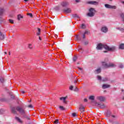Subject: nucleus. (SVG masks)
<instances>
[{
    "label": "nucleus",
    "instance_id": "nucleus-1",
    "mask_svg": "<svg viewBox=\"0 0 124 124\" xmlns=\"http://www.w3.org/2000/svg\"><path fill=\"white\" fill-rule=\"evenodd\" d=\"M103 48H104V49L107 50L108 51H113L116 50V47L115 46H113L110 47H109V46L106 45H102V44H98L96 47L97 50H102Z\"/></svg>",
    "mask_w": 124,
    "mask_h": 124
},
{
    "label": "nucleus",
    "instance_id": "nucleus-2",
    "mask_svg": "<svg viewBox=\"0 0 124 124\" xmlns=\"http://www.w3.org/2000/svg\"><path fill=\"white\" fill-rule=\"evenodd\" d=\"M95 13V11L93 8H91L89 9V12L87 14V16L89 17H93Z\"/></svg>",
    "mask_w": 124,
    "mask_h": 124
},
{
    "label": "nucleus",
    "instance_id": "nucleus-3",
    "mask_svg": "<svg viewBox=\"0 0 124 124\" xmlns=\"http://www.w3.org/2000/svg\"><path fill=\"white\" fill-rule=\"evenodd\" d=\"M103 66L106 68H108L109 67H115L116 65L114 64L113 63H109V64H107V63L105 62H103Z\"/></svg>",
    "mask_w": 124,
    "mask_h": 124
},
{
    "label": "nucleus",
    "instance_id": "nucleus-4",
    "mask_svg": "<svg viewBox=\"0 0 124 124\" xmlns=\"http://www.w3.org/2000/svg\"><path fill=\"white\" fill-rule=\"evenodd\" d=\"M16 109L21 115H25L26 114V110L19 106L16 107Z\"/></svg>",
    "mask_w": 124,
    "mask_h": 124
},
{
    "label": "nucleus",
    "instance_id": "nucleus-5",
    "mask_svg": "<svg viewBox=\"0 0 124 124\" xmlns=\"http://www.w3.org/2000/svg\"><path fill=\"white\" fill-rule=\"evenodd\" d=\"M96 99L101 102H103L106 100V98L103 96H97Z\"/></svg>",
    "mask_w": 124,
    "mask_h": 124
},
{
    "label": "nucleus",
    "instance_id": "nucleus-6",
    "mask_svg": "<svg viewBox=\"0 0 124 124\" xmlns=\"http://www.w3.org/2000/svg\"><path fill=\"white\" fill-rule=\"evenodd\" d=\"M105 7L106 8H109L110 9H116V8H117V7L116 6H112L108 4H105Z\"/></svg>",
    "mask_w": 124,
    "mask_h": 124
},
{
    "label": "nucleus",
    "instance_id": "nucleus-7",
    "mask_svg": "<svg viewBox=\"0 0 124 124\" xmlns=\"http://www.w3.org/2000/svg\"><path fill=\"white\" fill-rule=\"evenodd\" d=\"M96 106H98V107H99V108H101V109H104V108H106V106L104 104H101L99 103H96Z\"/></svg>",
    "mask_w": 124,
    "mask_h": 124
},
{
    "label": "nucleus",
    "instance_id": "nucleus-8",
    "mask_svg": "<svg viewBox=\"0 0 124 124\" xmlns=\"http://www.w3.org/2000/svg\"><path fill=\"white\" fill-rule=\"evenodd\" d=\"M79 111L81 112V114H83V112H85V107L83 105H79Z\"/></svg>",
    "mask_w": 124,
    "mask_h": 124
},
{
    "label": "nucleus",
    "instance_id": "nucleus-9",
    "mask_svg": "<svg viewBox=\"0 0 124 124\" xmlns=\"http://www.w3.org/2000/svg\"><path fill=\"white\" fill-rule=\"evenodd\" d=\"M89 4H93L94 5H98V2L96 1H89L88 2Z\"/></svg>",
    "mask_w": 124,
    "mask_h": 124
},
{
    "label": "nucleus",
    "instance_id": "nucleus-10",
    "mask_svg": "<svg viewBox=\"0 0 124 124\" xmlns=\"http://www.w3.org/2000/svg\"><path fill=\"white\" fill-rule=\"evenodd\" d=\"M101 31L103 32L106 33V32H107V31H108V28H107V27H103L101 29Z\"/></svg>",
    "mask_w": 124,
    "mask_h": 124
},
{
    "label": "nucleus",
    "instance_id": "nucleus-11",
    "mask_svg": "<svg viewBox=\"0 0 124 124\" xmlns=\"http://www.w3.org/2000/svg\"><path fill=\"white\" fill-rule=\"evenodd\" d=\"M5 38V34L0 31V40H3Z\"/></svg>",
    "mask_w": 124,
    "mask_h": 124
},
{
    "label": "nucleus",
    "instance_id": "nucleus-12",
    "mask_svg": "<svg viewBox=\"0 0 124 124\" xmlns=\"http://www.w3.org/2000/svg\"><path fill=\"white\" fill-rule=\"evenodd\" d=\"M110 87H111V86L109 84H103L102 88L103 90H105V89H108V88H110Z\"/></svg>",
    "mask_w": 124,
    "mask_h": 124
},
{
    "label": "nucleus",
    "instance_id": "nucleus-13",
    "mask_svg": "<svg viewBox=\"0 0 124 124\" xmlns=\"http://www.w3.org/2000/svg\"><path fill=\"white\" fill-rule=\"evenodd\" d=\"M61 5H62V6H63V7L67 6V5H69V3L66 1L62 2L61 3Z\"/></svg>",
    "mask_w": 124,
    "mask_h": 124
},
{
    "label": "nucleus",
    "instance_id": "nucleus-14",
    "mask_svg": "<svg viewBox=\"0 0 124 124\" xmlns=\"http://www.w3.org/2000/svg\"><path fill=\"white\" fill-rule=\"evenodd\" d=\"M66 98H67V96L60 97V100H63V102L64 103H66V101H65V99H66Z\"/></svg>",
    "mask_w": 124,
    "mask_h": 124
},
{
    "label": "nucleus",
    "instance_id": "nucleus-15",
    "mask_svg": "<svg viewBox=\"0 0 124 124\" xmlns=\"http://www.w3.org/2000/svg\"><path fill=\"white\" fill-rule=\"evenodd\" d=\"M64 12L65 13H71V9L70 8H67L64 10Z\"/></svg>",
    "mask_w": 124,
    "mask_h": 124
},
{
    "label": "nucleus",
    "instance_id": "nucleus-16",
    "mask_svg": "<svg viewBox=\"0 0 124 124\" xmlns=\"http://www.w3.org/2000/svg\"><path fill=\"white\" fill-rule=\"evenodd\" d=\"M23 18H24V16H22V15L19 14L17 15V19L18 21H20V20H21V19H23Z\"/></svg>",
    "mask_w": 124,
    "mask_h": 124
},
{
    "label": "nucleus",
    "instance_id": "nucleus-17",
    "mask_svg": "<svg viewBox=\"0 0 124 124\" xmlns=\"http://www.w3.org/2000/svg\"><path fill=\"white\" fill-rule=\"evenodd\" d=\"M119 49L121 50L124 49V44H121L119 45Z\"/></svg>",
    "mask_w": 124,
    "mask_h": 124
},
{
    "label": "nucleus",
    "instance_id": "nucleus-18",
    "mask_svg": "<svg viewBox=\"0 0 124 124\" xmlns=\"http://www.w3.org/2000/svg\"><path fill=\"white\" fill-rule=\"evenodd\" d=\"M12 112L13 113V114H17V111H16V109L15 108H12Z\"/></svg>",
    "mask_w": 124,
    "mask_h": 124
},
{
    "label": "nucleus",
    "instance_id": "nucleus-19",
    "mask_svg": "<svg viewBox=\"0 0 124 124\" xmlns=\"http://www.w3.org/2000/svg\"><path fill=\"white\" fill-rule=\"evenodd\" d=\"M94 95H91L89 96V99H90V100H94Z\"/></svg>",
    "mask_w": 124,
    "mask_h": 124
},
{
    "label": "nucleus",
    "instance_id": "nucleus-20",
    "mask_svg": "<svg viewBox=\"0 0 124 124\" xmlns=\"http://www.w3.org/2000/svg\"><path fill=\"white\" fill-rule=\"evenodd\" d=\"M95 72L97 74H98L101 72V69L100 68H98L95 70Z\"/></svg>",
    "mask_w": 124,
    "mask_h": 124
},
{
    "label": "nucleus",
    "instance_id": "nucleus-21",
    "mask_svg": "<svg viewBox=\"0 0 124 124\" xmlns=\"http://www.w3.org/2000/svg\"><path fill=\"white\" fill-rule=\"evenodd\" d=\"M16 120L17 121V122H18L19 123H22V120H21V119L19 118V117H16Z\"/></svg>",
    "mask_w": 124,
    "mask_h": 124
},
{
    "label": "nucleus",
    "instance_id": "nucleus-22",
    "mask_svg": "<svg viewBox=\"0 0 124 124\" xmlns=\"http://www.w3.org/2000/svg\"><path fill=\"white\" fill-rule=\"evenodd\" d=\"M3 12H4V10L1 8H0V15H2Z\"/></svg>",
    "mask_w": 124,
    "mask_h": 124
},
{
    "label": "nucleus",
    "instance_id": "nucleus-23",
    "mask_svg": "<svg viewBox=\"0 0 124 124\" xmlns=\"http://www.w3.org/2000/svg\"><path fill=\"white\" fill-rule=\"evenodd\" d=\"M117 29L119 30V31H122V32H124V28H122L120 27V28H117Z\"/></svg>",
    "mask_w": 124,
    "mask_h": 124
},
{
    "label": "nucleus",
    "instance_id": "nucleus-24",
    "mask_svg": "<svg viewBox=\"0 0 124 124\" xmlns=\"http://www.w3.org/2000/svg\"><path fill=\"white\" fill-rule=\"evenodd\" d=\"M40 31H41V30L40 28H38V32L36 33L37 35L40 34Z\"/></svg>",
    "mask_w": 124,
    "mask_h": 124
},
{
    "label": "nucleus",
    "instance_id": "nucleus-25",
    "mask_svg": "<svg viewBox=\"0 0 124 124\" xmlns=\"http://www.w3.org/2000/svg\"><path fill=\"white\" fill-rule=\"evenodd\" d=\"M59 108H60V109L62 111H63V110H65V108L63 107L62 106H60L59 107Z\"/></svg>",
    "mask_w": 124,
    "mask_h": 124
},
{
    "label": "nucleus",
    "instance_id": "nucleus-26",
    "mask_svg": "<svg viewBox=\"0 0 124 124\" xmlns=\"http://www.w3.org/2000/svg\"><path fill=\"white\" fill-rule=\"evenodd\" d=\"M73 17L74 18H80V17H79V16H78V15H77V14H75V15H73Z\"/></svg>",
    "mask_w": 124,
    "mask_h": 124
},
{
    "label": "nucleus",
    "instance_id": "nucleus-27",
    "mask_svg": "<svg viewBox=\"0 0 124 124\" xmlns=\"http://www.w3.org/2000/svg\"><path fill=\"white\" fill-rule=\"evenodd\" d=\"M81 29H86V25L85 24H82L81 25Z\"/></svg>",
    "mask_w": 124,
    "mask_h": 124
},
{
    "label": "nucleus",
    "instance_id": "nucleus-28",
    "mask_svg": "<svg viewBox=\"0 0 124 124\" xmlns=\"http://www.w3.org/2000/svg\"><path fill=\"white\" fill-rule=\"evenodd\" d=\"M0 81L1 83H4V78H0Z\"/></svg>",
    "mask_w": 124,
    "mask_h": 124
},
{
    "label": "nucleus",
    "instance_id": "nucleus-29",
    "mask_svg": "<svg viewBox=\"0 0 124 124\" xmlns=\"http://www.w3.org/2000/svg\"><path fill=\"white\" fill-rule=\"evenodd\" d=\"M73 62H76L77 61V57L74 56L73 58Z\"/></svg>",
    "mask_w": 124,
    "mask_h": 124
},
{
    "label": "nucleus",
    "instance_id": "nucleus-30",
    "mask_svg": "<svg viewBox=\"0 0 124 124\" xmlns=\"http://www.w3.org/2000/svg\"><path fill=\"white\" fill-rule=\"evenodd\" d=\"M9 21L11 24H14V21L12 19H9Z\"/></svg>",
    "mask_w": 124,
    "mask_h": 124
},
{
    "label": "nucleus",
    "instance_id": "nucleus-31",
    "mask_svg": "<svg viewBox=\"0 0 124 124\" xmlns=\"http://www.w3.org/2000/svg\"><path fill=\"white\" fill-rule=\"evenodd\" d=\"M29 49H32V45L31 44H29Z\"/></svg>",
    "mask_w": 124,
    "mask_h": 124
},
{
    "label": "nucleus",
    "instance_id": "nucleus-32",
    "mask_svg": "<svg viewBox=\"0 0 124 124\" xmlns=\"http://www.w3.org/2000/svg\"><path fill=\"white\" fill-rule=\"evenodd\" d=\"M119 67H120V68H124V65H123V64H120L119 65Z\"/></svg>",
    "mask_w": 124,
    "mask_h": 124
},
{
    "label": "nucleus",
    "instance_id": "nucleus-33",
    "mask_svg": "<svg viewBox=\"0 0 124 124\" xmlns=\"http://www.w3.org/2000/svg\"><path fill=\"white\" fill-rule=\"evenodd\" d=\"M108 79L107 78H105L102 79L103 82H105L106 81H108Z\"/></svg>",
    "mask_w": 124,
    "mask_h": 124
},
{
    "label": "nucleus",
    "instance_id": "nucleus-34",
    "mask_svg": "<svg viewBox=\"0 0 124 124\" xmlns=\"http://www.w3.org/2000/svg\"><path fill=\"white\" fill-rule=\"evenodd\" d=\"M72 116H73V117H76V116H77V114H76V113H73L72 114Z\"/></svg>",
    "mask_w": 124,
    "mask_h": 124
},
{
    "label": "nucleus",
    "instance_id": "nucleus-35",
    "mask_svg": "<svg viewBox=\"0 0 124 124\" xmlns=\"http://www.w3.org/2000/svg\"><path fill=\"white\" fill-rule=\"evenodd\" d=\"M88 33H90V31H86L84 33V34H88Z\"/></svg>",
    "mask_w": 124,
    "mask_h": 124
},
{
    "label": "nucleus",
    "instance_id": "nucleus-36",
    "mask_svg": "<svg viewBox=\"0 0 124 124\" xmlns=\"http://www.w3.org/2000/svg\"><path fill=\"white\" fill-rule=\"evenodd\" d=\"M98 80H101V77L100 76H97Z\"/></svg>",
    "mask_w": 124,
    "mask_h": 124
},
{
    "label": "nucleus",
    "instance_id": "nucleus-37",
    "mask_svg": "<svg viewBox=\"0 0 124 124\" xmlns=\"http://www.w3.org/2000/svg\"><path fill=\"white\" fill-rule=\"evenodd\" d=\"M70 91H73V86H71L69 88Z\"/></svg>",
    "mask_w": 124,
    "mask_h": 124
},
{
    "label": "nucleus",
    "instance_id": "nucleus-38",
    "mask_svg": "<svg viewBox=\"0 0 124 124\" xmlns=\"http://www.w3.org/2000/svg\"><path fill=\"white\" fill-rule=\"evenodd\" d=\"M15 98V96L12 94H11V98H12V99H14V98Z\"/></svg>",
    "mask_w": 124,
    "mask_h": 124
},
{
    "label": "nucleus",
    "instance_id": "nucleus-39",
    "mask_svg": "<svg viewBox=\"0 0 124 124\" xmlns=\"http://www.w3.org/2000/svg\"><path fill=\"white\" fill-rule=\"evenodd\" d=\"M74 92H78L79 91V89L76 87V89H74Z\"/></svg>",
    "mask_w": 124,
    "mask_h": 124
},
{
    "label": "nucleus",
    "instance_id": "nucleus-40",
    "mask_svg": "<svg viewBox=\"0 0 124 124\" xmlns=\"http://www.w3.org/2000/svg\"><path fill=\"white\" fill-rule=\"evenodd\" d=\"M20 92L21 93H23V94L25 93V91H24V90H23L22 89L20 90Z\"/></svg>",
    "mask_w": 124,
    "mask_h": 124
},
{
    "label": "nucleus",
    "instance_id": "nucleus-41",
    "mask_svg": "<svg viewBox=\"0 0 124 124\" xmlns=\"http://www.w3.org/2000/svg\"><path fill=\"white\" fill-rule=\"evenodd\" d=\"M28 15L29 16H30V17H32V14H31V13L28 14Z\"/></svg>",
    "mask_w": 124,
    "mask_h": 124
},
{
    "label": "nucleus",
    "instance_id": "nucleus-42",
    "mask_svg": "<svg viewBox=\"0 0 124 124\" xmlns=\"http://www.w3.org/2000/svg\"><path fill=\"white\" fill-rule=\"evenodd\" d=\"M59 123V120H56L54 121L55 124H58Z\"/></svg>",
    "mask_w": 124,
    "mask_h": 124
},
{
    "label": "nucleus",
    "instance_id": "nucleus-43",
    "mask_svg": "<svg viewBox=\"0 0 124 124\" xmlns=\"http://www.w3.org/2000/svg\"><path fill=\"white\" fill-rule=\"evenodd\" d=\"M29 108H32V105H30L28 106Z\"/></svg>",
    "mask_w": 124,
    "mask_h": 124
},
{
    "label": "nucleus",
    "instance_id": "nucleus-44",
    "mask_svg": "<svg viewBox=\"0 0 124 124\" xmlns=\"http://www.w3.org/2000/svg\"><path fill=\"white\" fill-rule=\"evenodd\" d=\"M85 35H86V34L83 33V39H85V38H86Z\"/></svg>",
    "mask_w": 124,
    "mask_h": 124
},
{
    "label": "nucleus",
    "instance_id": "nucleus-45",
    "mask_svg": "<svg viewBox=\"0 0 124 124\" xmlns=\"http://www.w3.org/2000/svg\"><path fill=\"white\" fill-rule=\"evenodd\" d=\"M76 2H80V0H75Z\"/></svg>",
    "mask_w": 124,
    "mask_h": 124
},
{
    "label": "nucleus",
    "instance_id": "nucleus-46",
    "mask_svg": "<svg viewBox=\"0 0 124 124\" xmlns=\"http://www.w3.org/2000/svg\"><path fill=\"white\" fill-rule=\"evenodd\" d=\"M84 102H87L88 100L86 98H85V99H84Z\"/></svg>",
    "mask_w": 124,
    "mask_h": 124
},
{
    "label": "nucleus",
    "instance_id": "nucleus-47",
    "mask_svg": "<svg viewBox=\"0 0 124 124\" xmlns=\"http://www.w3.org/2000/svg\"><path fill=\"white\" fill-rule=\"evenodd\" d=\"M78 68L79 70H81V71H82L83 70V69L82 68L78 67Z\"/></svg>",
    "mask_w": 124,
    "mask_h": 124
},
{
    "label": "nucleus",
    "instance_id": "nucleus-48",
    "mask_svg": "<svg viewBox=\"0 0 124 124\" xmlns=\"http://www.w3.org/2000/svg\"><path fill=\"white\" fill-rule=\"evenodd\" d=\"M112 118H116V116L115 115H111Z\"/></svg>",
    "mask_w": 124,
    "mask_h": 124
},
{
    "label": "nucleus",
    "instance_id": "nucleus-49",
    "mask_svg": "<svg viewBox=\"0 0 124 124\" xmlns=\"http://www.w3.org/2000/svg\"><path fill=\"white\" fill-rule=\"evenodd\" d=\"M2 111V110H1V109L0 110V115L2 114V112H1Z\"/></svg>",
    "mask_w": 124,
    "mask_h": 124
},
{
    "label": "nucleus",
    "instance_id": "nucleus-50",
    "mask_svg": "<svg viewBox=\"0 0 124 124\" xmlns=\"http://www.w3.org/2000/svg\"><path fill=\"white\" fill-rule=\"evenodd\" d=\"M77 38L78 40H80V38H78V37H77Z\"/></svg>",
    "mask_w": 124,
    "mask_h": 124
},
{
    "label": "nucleus",
    "instance_id": "nucleus-51",
    "mask_svg": "<svg viewBox=\"0 0 124 124\" xmlns=\"http://www.w3.org/2000/svg\"><path fill=\"white\" fill-rule=\"evenodd\" d=\"M39 40H41V37H40V36L39 37Z\"/></svg>",
    "mask_w": 124,
    "mask_h": 124
},
{
    "label": "nucleus",
    "instance_id": "nucleus-52",
    "mask_svg": "<svg viewBox=\"0 0 124 124\" xmlns=\"http://www.w3.org/2000/svg\"><path fill=\"white\" fill-rule=\"evenodd\" d=\"M87 44H88V42H86L85 43V45H87Z\"/></svg>",
    "mask_w": 124,
    "mask_h": 124
},
{
    "label": "nucleus",
    "instance_id": "nucleus-53",
    "mask_svg": "<svg viewBox=\"0 0 124 124\" xmlns=\"http://www.w3.org/2000/svg\"><path fill=\"white\" fill-rule=\"evenodd\" d=\"M24 0V1L27 2V1H28V0Z\"/></svg>",
    "mask_w": 124,
    "mask_h": 124
},
{
    "label": "nucleus",
    "instance_id": "nucleus-54",
    "mask_svg": "<svg viewBox=\"0 0 124 124\" xmlns=\"http://www.w3.org/2000/svg\"><path fill=\"white\" fill-rule=\"evenodd\" d=\"M77 81H76V80H75V81H74V83H77Z\"/></svg>",
    "mask_w": 124,
    "mask_h": 124
},
{
    "label": "nucleus",
    "instance_id": "nucleus-55",
    "mask_svg": "<svg viewBox=\"0 0 124 124\" xmlns=\"http://www.w3.org/2000/svg\"><path fill=\"white\" fill-rule=\"evenodd\" d=\"M104 53H107V51H104Z\"/></svg>",
    "mask_w": 124,
    "mask_h": 124
},
{
    "label": "nucleus",
    "instance_id": "nucleus-56",
    "mask_svg": "<svg viewBox=\"0 0 124 124\" xmlns=\"http://www.w3.org/2000/svg\"><path fill=\"white\" fill-rule=\"evenodd\" d=\"M0 20H2V18H1V17H0Z\"/></svg>",
    "mask_w": 124,
    "mask_h": 124
},
{
    "label": "nucleus",
    "instance_id": "nucleus-57",
    "mask_svg": "<svg viewBox=\"0 0 124 124\" xmlns=\"http://www.w3.org/2000/svg\"><path fill=\"white\" fill-rule=\"evenodd\" d=\"M9 55H10V52H9Z\"/></svg>",
    "mask_w": 124,
    "mask_h": 124
},
{
    "label": "nucleus",
    "instance_id": "nucleus-58",
    "mask_svg": "<svg viewBox=\"0 0 124 124\" xmlns=\"http://www.w3.org/2000/svg\"><path fill=\"white\" fill-rule=\"evenodd\" d=\"M27 119H28V120H30V118H28Z\"/></svg>",
    "mask_w": 124,
    "mask_h": 124
},
{
    "label": "nucleus",
    "instance_id": "nucleus-59",
    "mask_svg": "<svg viewBox=\"0 0 124 124\" xmlns=\"http://www.w3.org/2000/svg\"><path fill=\"white\" fill-rule=\"evenodd\" d=\"M97 124H100V123H97Z\"/></svg>",
    "mask_w": 124,
    "mask_h": 124
},
{
    "label": "nucleus",
    "instance_id": "nucleus-60",
    "mask_svg": "<svg viewBox=\"0 0 124 124\" xmlns=\"http://www.w3.org/2000/svg\"><path fill=\"white\" fill-rule=\"evenodd\" d=\"M110 1H112V0H109Z\"/></svg>",
    "mask_w": 124,
    "mask_h": 124
},
{
    "label": "nucleus",
    "instance_id": "nucleus-61",
    "mask_svg": "<svg viewBox=\"0 0 124 124\" xmlns=\"http://www.w3.org/2000/svg\"><path fill=\"white\" fill-rule=\"evenodd\" d=\"M31 100L29 101V102H31Z\"/></svg>",
    "mask_w": 124,
    "mask_h": 124
},
{
    "label": "nucleus",
    "instance_id": "nucleus-62",
    "mask_svg": "<svg viewBox=\"0 0 124 124\" xmlns=\"http://www.w3.org/2000/svg\"><path fill=\"white\" fill-rule=\"evenodd\" d=\"M122 92H124V90H122Z\"/></svg>",
    "mask_w": 124,
    "mask_h": 124
},
{
    "label": "nucleus",
    "instance_id": "nucleus-63",
    "mask_svg": "<svg viewBox=\"0 0 124 124\" xmlns=\"http://www.w3.org/2000/svg\"><path fill=\"white\" fill-rule=\"evenodd\" d=\"M123 99H124V97H123Z\"/></svg>",
    "mask_w": 124,
    "mask_h": 124
},
{
    "label": "nucleus",
    "instance_id": "nucleus-64",
    "mask_svg": "<svg viewBox=\"0 0 124 124\" xmlns=\"http://www.w3.org/2000/svg\"><path fill=\"white\" fill-rule=\"evenodd\" d=\"M5 54H6V52H5Z\"/></svg>",
    "mask_w": 124,
    "mask_h": 124
}]
</instances>
